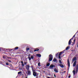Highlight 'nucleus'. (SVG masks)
<instances>
[{"instance_id": "obj_39", "label": "nucleus", "mask_w": 78, "mask_h": 78, "mask_svg": "<svg viewBox=\"0 0 78 78\" xmlns=\"http://www.w3.org/2000/svg\"><path fill=\"white\" fill-rule=\"evenodd\" d=\"M21 63H22V64H23V61H21Z\"/></svg>"}, {"instance_id": "obj_17", "label": "nucleus", "mask_w": 78, "mask_h": 78, "mask_svg": "<svg viewBox=\"0 0 78 78\" xmlns=\"http://www.w3.org/2000/svg\"><path fill=\"white\" fill-rule=\"evenodd\" d=\"M39 49H36L34 50V51H39Z\"/></svg>"}, {"instance_id": "obj_32", "label": "nucleus", "mask_w": 78, "mask_h": 78, "mask_svg": "<svg viewBox=\"0 0 78 78\" xmlns=\"http://www.w3.org/2000/svg\"><path fill=\"white\" fill-rule=\"evenodd\" d=\"M58 58L59 59H61V56L60 55H58Z\"/></svg>"}, {"instance_id": "obj_1", "label": "nucleus", "mask_w": 78, "mask_h": 78, "mask_svg": "<svg viewBox=\"0 0 78 78\" xmlns=\"http://www.w3.org/2000/svg\"><path fill=\"white\" fill-rule=\"evenodd\" d=\"M76 71L75 70V69H74V70H73V75L74 76H75V73H76V74H77V73H78V64H77L76 66Z\"/></svg>"}, {"instance_id": "obj_37", "label": "nucleus", "mask_w": 78, "mask_h": 78, "mask_svg": "<svg viewBox=\"0 0 78 78\" xmlns=\"http://www.w3.org/2000/svg\"><path fill=\"white\" fill-rule=\"evenodd\" d=\"M70 76H71L70 75L69 76H68V78H70Z\"/></svg>"}, {"instance_id": "obj_28", "label": "nucleus", "mask_w": 78, "mask_h": 78, "mask_svg": "<svg viewBox=\"0 0 78 78\" xmlns=\"http://www.w3.org/2000/svg\"><path fill=\"white\" fill-rule=\"evenodd\" d=\"M76 41V39H74V42H73V44H75V42Z\"/></svg>"}, {"instance_id": "obj_16", "label": "nucleus", "mask_w": 78, "mask_h": 78, "mask_svg": "<svg viewBox=\"0 0 78 78\" xmlns=\"http://www.w3.org/2000/svg\"><path fill=\"white\" fill-rule=\"evenodd\" d=\"M0 64H2V65H3V64H4V62H2V61H0Z\"/></svg>"}, {"instance_id": "obj_31", "label": "nucleus", "mask_w": 78, "mask_h": 78, "mask_svg": "<svg viewBox=\"0 0 78 78\" xmlns=\"http://www.w3.org/2000/svg\"><path fill=\"white\" fill-rule=\"evenodd\" d=\"M6 65H7V66H8V65H9V63L8 62H7L6 63Z\"/></svg>"}, {"instance_id": "obj_30", "label": "nucleus", "mask_w": 78, "mask_h": 78, "mask_svg": "<svg viewBox=\"0 0 78 78\" xmlns=\"http://www.w3.org/2000/svg\"><path fill=\"white\" fill-rule=\"evenodd\" d=\"M58 55V53H57L55 54V56H56V57H57Z\"/></svg>"}, {"instance_id": "obj_19", "label": "nucleus", "mask_w": 78, "mask_h": 78, "mask_svg": "<svg viewBox=\"0 0 78 78\" xmlns=\"http://www.w3.org/2000/svg\"><path fill=\"white\" fill-rule=\"evenodd\" d=\"M15 50H18L19 49L18 47H16L14 48Z\"/></svg>"}, {"instance_id": "obj_2", "label": "nucleus", "mask_w": 78, "mask_h": 78, "mask_svg": "<svg viewBox=\"0 0 78 78\" xmlns=\"http://www.w3.org/2000/svg\"><path fill=\"white\" fill-rule=\"evenodd\" d=\"M53 59V55L51 54H50L49 55V59L48 60V61H51V60Z\"/></svg>"}, {"instance_id": "obj_26", "label": "nucleus", "mask_w": 78, "mask_h": 78, "mask_svg": "<svg viewBox=\"0 0 78 78\" xmlns=\"http://www.w3.org/2000/svg\"><path fill=\"white\" fill-rule=\"evenodd\" d=\"M31 68H32V69H34L33 68V66H30Z\"/></svg>"}, {"instance_id": "obj_40", "label": "nucleus", "mask_w": 78, "mask_h": 78, "mask_svg": "<svg viewBox=\"0 0 78 78\" xmlns=\"http://www.w3.org/2000/svg\"><path fill=\"white\" fill-rule=\"evenodd\" d=\"M66 71H64V72H63V73H66Z\"/></svg>"}, {"instance_id": "obj_8", "label": "nucleus", "mask_w": 78, "mask_h": 78, "mask_svg": "<svg viewBox=\"0 0 78 78\" xmlns=\"http://www.w3.org/2000/svg\"><path fill=\"white\" fill-rule=\"evenodd\" d=\"M55 67V65H51L50 66H49V68L50 69H51V68H53V67Z\"/></svg>"}, {"instance_id": "obj_36", "label": "nucleus", "mask_w": 78, "mask_h": 78, "mask_svg": "<svg viewBox=\"0 0 78 78\" xmlns=\"http://www.w3.org/2000/svg\"><path fill=\"white\" fill-rule=\"evenodd\" d=\"M22 66H23V67H24V64H23V63H22Z\"/></svg>"}, {"instance_id": "obj_4", "label": "nucleus", "mask_w": 78, "mask_h": 78, "mask_svg": "<svg viewBox=\"0 0 78 78\" xmlns=\"http://www.w3.org/2000/svg\"><path fill=\"white\" fill-rule=\"evenodd\" d=\"M25 68L26 70H30V66L29 65H27L25 66Z\"/></svg>"}, {"instance_id": "obj_14", "label": "nucleus", "mask_w": 78, "mask_h": 78, "mask_svg": "<svg viewBox=\"0 0 78 78\" xmlns=\"http://www.w3.org/2000/svg\"><path fill=\"white\" fill-rule=\"evenodd\" d=\"M76 57H75L73 59V61H76Z\"/></svg>"}, {"instance_id": "obj_3", "label": "nucleus", "mask_w": 78, "mask_h": 78, "mask_svg": "<svg viewBox=\"0 0 78 78\" xmlns=\"http://www.w3.org/2000/svg\"><path fill=\"white\" fill-rule=\"evenodd\" d=\"M75 37V35H74L73 37L70 40H69L68 43V45H70L71 44V41L72 40H73V39Z\"/></svg>"}, {"instance_id": "obj_44", "label": "nucleus", "mask_w": 78, "mask_h": 78, "mask_svg": "<svg viewBox=\"0 0 78 78\" xmlns=\"http://www.w3.org/2000/svg\"><path fill=\"white\" fill-rule=\"evenodd\" d=\"M73 45V44H72V45Z\"/></svg>"}, {"instance_id": "obj_42", "label": "nucleus", "mask_w": 78, "mask_h": 78, "mask_svg": "<svg viewBox=\"0 0 78 78\" xmlns=\"http://www.w3.org/2000/svg\"><path fill=\"white\" fill-rule=\"evenodd\" d=\"M71 51H73V50H72Z\"/></svg>"}, {"instance_id": "obj_20", "label": "nucleus", "mask_w": 78, "mask_h": 78, "mask_svg": "<svg viewBox=\"0 0 78 78\" xmlns=\"http://www.w3.org/2000/svg\"><path fill=\"white\" fill-rule=\"evenodd\" d=\"M26 51H28V50H30V48H26Z\"/></svg>"}, {"instance_id": "obj_22", "label": "nucleus", "mask_w": 78, "mask_h": 78, "mask_svg": "<svg viewBox=\"0 0 78 78\" xmlns=\"http://www.w3.org/2000/svg\"><path fill=\"white\" fill-rule=\"evenodd\" d=\"M59 62L60 64H62V61H61V60H59Z\"/></svg>"}, {"instance_id": "obj_33", "label": "nucleus", "mask_w": 78, "mask_h": 78, "mask_svg": "<svg viewBox=\"0 0 78 78\" xmlns=\"http://www.w3.org/2000/svg\"><path fill=\"white\" fill-rule=\"evenodd\" d=\"M32 52H33L32 51H30V53H32Z\"/></svg>"}, {"instance_id": "obj_34", "label": "nucleus", "mask_w": 78, "mask_h": 78, "mask_svg": "<svg viewBox=\"0 0 78 78\" xmlns=\"http://www.w3.org/2000/svg\"><path fill=\"white\" fill-rule=\"evenodd\" d=\"M27 64V62H24V64L25 65H26Z\"/></svg>"}, {"instance_id": "obj_7", "label": "nucleus", "mask_w": 78, "mask_h": 78, "mask_svg": "<svg viewBox=\"0 0 78 78\" xmlns=\"http://www.w3.org/2000/svg\"><path fill=\"white\" fill-rule=\"evenodd\" d=\"M67 62L69 67L68 70H69V68L70 67V62H69V59L67 60Z\"/></svg>"}, {"instance_id": "obj_10", "label": "nucleus", "mask_w": 78, "mask_h": 78, "mask_svg": "<svg viewBox=\"0 0 78 78\" xmlns=\"http://www.w3.org/2000/svg\"><path fill=\"white\" fill-rule=\"evenodd\" d=\"M65 50H64L62 52H61L59 54H58V56H60V55H61L62 54H63L64 53V51Z\"/></svg>"}, {"instance_id": "obj_21", "label": "nucleus", "mask_w": 78, "mask_h": 78, "mask_svg": "<svg viewBox=\"0 0 78 78\" xmlns=\"http://www.w3.org/2000/svg\"><path fill=\"white\" fill-rule=\"evenodd\" d=\"M50 63H48L46 65V66H50Z\"/></svg>"}, {"instance_id": "obj_12", "label": "nucleus", "mask_w": 78, "mask_h": 78, "mask_svg": "<svg viewBox=\"0 0 78 78\" xmlns=\"http://www.w3.org/2000/svg\"><path fill=\"white\" fill-rule=\"evenodd\" d=\"M54 71L55 72H56V73H58V71L57 70V69L56 68H55L54 69Z\"/></svg>"}, {"instance_id": "obj_38", "label": "nucleus", "mask_w": 78, "mask_h": 78, "mask_svg": "<svg viewBox=\"0 0 78 78\" xmlns=\"http://www.w3.org/2000/svg\"><path fill=\"white\" fill-rule=\"evenodd\" d=\"M54 77H55V78H56V75L55 74H54Z\"/></svg>"}, {"instance_id": "obj_5", "label": "nucleus", "mask_w": 78, "mask_h": 78, "mask_svg": "<svg viewBox=\"0 0 78 78\" xmlns=\"http://www.w3.org/2000/svg\"><path fill=\"white\" fill-rule=\"evenodd\" d=\"M33 75L34 76H37V73H36V72H34L33 73Z\"/></svg>"}, {"instance_id": "obj_24", "label": "nucleus", "mask_w": 78, "mask_h": 78, "mask_svg": "<svg viewBox=\"0 0 78 78\" xmlns=\"http://www.w3.org/2000/svg\"><path fill=\"white\" fill-rule=\"evenodd\" d=\"M32 71L33 72V73L34 72H35V70H34V68H33V69H32Z\"/></svg>"}, {"instance_id": "obj_45", "label": "nucleus", "mask_w": 78, "mask_h": 78, "mask_svg": "<svg viewBox=\"0 0 78 78\" xmlns=\"http://www.w3.org/2000/svg\"><path fill=\"white\" fill-rule=\"evenodd\" d=\"M3 58H5V57H4V56H3Z\"/></svg>"}, {"instance_id": "obj_25", "label": "nucleus", "mask_w": 78, "mask_h": 78, "mask_svg": "<svg viewBox=\"0 0 78 78\" xmlns=\"http://www.w3.org/2000/svg\"><path fill=\"white\" fill-rule=\"evenodd\" d=\"M40 64H41V63L40 62L38 63V66H41L40 65Z\"/></svg>"}, {"instance_id": "obj_9", "label": "nucleus", "mask_w": 78, "mask_h": 78, "mask_svg": "<svg viewBox=\"0 0 78 78\" xmlns=\"http://www.w3.org/2000/svg\"><path fill=\"white\" fill-rule=\"evenodd\" d=\"M59 65L62 68H64V65H63L62 64H59Z\"/></svg>"}, {"instance_id": "obj_35", "label": "nucleus", "mask_w": 78, "mask_h": 78, "mask_svg": "<svg viewBox=\"0 0 78 78\" xmlns=\"http://www.w3.org/2000/svg\"><path fill=\"white\" fill-rule=\"evenodd\" d=\"M8 61H9V62H11V60H9Z\"/></svg>"}, {"instance_id": "obj_27", "label": "nucleus", "mask_w": 78, "mask_h": 78, "mask_svg": "<svg viewBox=\"0 0 78 78\" xmlns=\"http://www.w3.org/2000/svg\"><path fill=\"white\" fill-rule=\"evenodd\" d=\"M31 58L32 59H33V58H34V57H33V56H31Z\"/></svg>"}, {"instance_id": "obj_46", "label": "nucleus", "mask_w": 78, "mask_h": 78, "mask_svg": "<svg viewBox=\"0 0 78 78\" xmlns=\"http://www.w3.org/2000/svg\"><path fill=\"white\" fill-rule=\"evenodd\" d=\"M25 78H27V77H26Z\"/></svg>"}, {"instance_id": "obj_13", "label": "nucleus", "mask_w": 78, "mask_h": 78, "mask_svg": "<svg viewBox=\"0 0 78 78\" xmlns=\"http://www.w3.org/2000/svg\"><path fill=\"white\" fill-rule=\"evenodd\" d=\"M37 56H38V57H39V58H40V57H41V55L38 54L37 55Z\"/></svg>"}, {"instance_id": "obj_23", "label": "nucleus", "mask_w": 78, "mask_h": 78, "mask_svg": "<svg viewBox=\"0 0 78 78\" xmlns=\"http://www.w3.org/2000/svg\"><path fill=\"white\" fill-rule=\"evenodd\" d=\"M69 46L67 47L66 48V50H67L69 49Z\"/></svg>"}, {"instance_id": "obj_43", "label": "nucleus", "mask_w": 78, "mask_h": 78, "mask_svg": "<svg viewBox=\"0 0 78 78\" xmlns=\"http://www.w3.org/2000/svg\"><path fill=\"white\" fill-rule=\"evenodd\" d=\"M1 51V48H0V51Z\"/></svg>"}, {"instance_id": "obj_41", "label": "nucleus", "mask_w": 78, "mask_h": 78, "mask_svg": "<svg viewBox=\"0 0 78 78\" xmlns=\"http://www.w3.org/2000/svg\"><path fill=\"white\" fill-rule=\"evenodd\" d=\"M29 56H30V54H29Z\"/></svg>"}, {"instance_id": "obj_11", "label": "nucleus", "mask_w": 78, "mask_h": 78, "mask_svg": "<svg viewBox=\"0 0 78 78\" xmlns=\"http://www.w3.org/2000/svg\"><path fill=\"white\" fill-rule=\"evenodd\" d=\"M76 61H75L74 62V63L73 64V67H75V66H76Z\"/></svg>"}, {"instance_id": "obj_18", "label": "nucleus", "mask_w": 78, "mask_h": 78, "mask_svg": "<svg viewBox=\"0 0 78 78\" xmlns=\"http://www.w3.org/2000/svg\"><path fill=\"white\" fill-rule=\"evenodd\" d=\"M28 58L29 60V61H31V57H30L29 56V57H28Z\"/></svg>"}, {"instance_id": "obj_6", "label": "nucleus", "mask_w": 78, "mask_h": 78, "mask_svg": "<svg viewBox=\"0 0 78 78\" xmlns=\"http://www.w3.org/2000/svg\"><path fill=\"white\" fill-rule=\"evenodd\" d=\"M27 73L29 75H31V71L30 70H27Z\"/></svg>"}, {"instance_id": "obj_15", "label": "nucleus", "mask_w": 78, "mask_h": 78, "mask_svg": "<svg viewBox=\"0 0 78 78\" xmlns=\"http://www.w3.org/2000/svg\"><path fill=\"white\" fill-rule=\"evenodd\" d=\"M53 62H56V61H57V59H56V58H54L53 59Z\"/></svg>"}, {"instance_id": "obj_29", "label": "nucleus", "mask_w": 78, "mask_h": 78, "mask_svg": "<svg viewBox=\"0 0 78 78\" xmlns=\"http://www.w3.org/2000/svg\"><path fill=\"white\" fill-rule=\"evenodd\" d=\"M22 73V72H21V71L19 72H18V74H20V73Z\"/></svg>"}]
</instances>
